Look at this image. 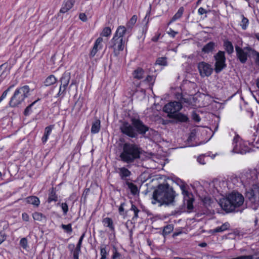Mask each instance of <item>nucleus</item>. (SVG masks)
Returning <instances> with one entry per match:
<instances>
[{
    "mask_svg": "<svg viewBox=\"0 0 259 259\" xmlns=\"http://www.w3.org/2000/svg\"><path fill=\"white\" fill-rule=\"evenodd\" d=\"M176 196V192L169 184H161L157 186L153 192L152 203L153 204L158 203L159 206L174 205Z\"/></svg>",
    "mask_w": 259,
    "mask_h": 259,
    "instance_id": "1",
    "label": "nucleus"
},
{
    "mask_svg": "<svg viewBox=\"0 0 259 259\" xmlns=\"http://www.w3.org/2000/svg\"><path fill=\"white\" fill-rule=\"evenodd\" d=\"M131 121L132 124L124 121L120 127L121 133L130 138H137L138 134L144 136L149 130L153 131L139 119L132 118Z\"/></svg>",
    "mask_w": 259,
    "mask_h": 259,
    "instance_id": "2",
    "label": "nucleus"
},
{
    "mask_svg": "<svg viewBox=\"0 0 259 259\" xmlns=\"http://www.w3.org/2000/svg\"><path fill=\"white\" fill-rule=\"evenodd\" d=\"M243 195L237 192L229 193L225 198L220 200V205L226 212H232L241 206L244 203Z\"/></svg>",
    "mask_w": 259,
    "mask_h": 259,
    "instance_id": "3",
    "label": "nucleus"
},
{
    "mask_svg": "<svg viewBox=\"0 0 259 259\" xmlns=\"http://www.w3.org/2000/svg\"><path fill=\"white\" fill-rule=\"evenodd\" d=\"M141 154V149L138 145L125 143L123 144L122 151L119 155V158L122 162L130 164L140 158Z\"/></svg>",
    "mask_w": 259,
    "mask_h": 259,
    "instance_id": "4",
    "label": "nucleus"
},
{
    "mask_svg": "<svg viewBox=\"0 0 259 259\" xmlns=\"http://www.w3.org/2000/svg\"><path fill=\"white\" fill-rule=\"evenodd\" d=\"M30 88L27 85L18 88L10 99L9 105L11 107H18L30 95Z\"/></svg>",
    "mask_w": 259,
    "mask_h": 259,
    "instance_id": "5",
    "label": "nucleus"
},
{
    "mask_svg": "<svg viewBox=\"0 0 259 259\" xmlns=\"http://www.w3.org/2000/svg\"><path fill=\"white\" fill-rule=\"evenodd\" d=\"M235 48L237 59L242 64H245L246 62L248 57L249 56V53H251V55L253 58V52L254 51H255L254 49H253L249 47L242 48L237 45L235 46Z\"/></svg>",
    "mask_w": 259,
    "mask_h": 259,
    "instance_id": "6",
    "label": "nucleus"
},
{
    "mask_svg": "<svg viewBox=\"0 0 259 259\" xmlns=\"http://www.w3.org/2000/svg\"><path fill=\"white\" fill-rule=\"evenodd\" d=\"M177 183L179 185L183 196H184V202L187 201V208L188 210H191L193 209V202L194 199L192 193H189L186 190V184L181 179H178L177 180Z\"/></svg>",
    "mask_w": 259,
    "mask_h": 259,
    "instance_id": "7",
    "label": "nucleus"
},
{
    "mask_svg": "<svg viewBox=\"0 0 259 259\" xmlns=\"http://www.w3.org/2000/svg\"><path fill=\"white\" fill-rule=\"evenodd\" d=\"M213 57L215 61L214 69L217 73H219L227 67L225 53L224 51H219Z\"/></svg>",
    "mask_w": 259,
    "mask_h": 259,
    "instance_id": "8",
    "label": "nucleus"
},
{
    "mask_svg": "<svg viewBox=\"0 0 259 259\" xmlns=\"http://www.w3.org/2000/svg\"><path fill=\"white\" fill-rule=\"evenodd\" d=\"M233 152L242 154H245L249 151L248 146L245 145L240 139V136L236 134L233 140Z\"/></svg>",
    "mask_w": 259,
    "mask_h": 259,
    "instance_id": "9",
    "label": "nucleus"
},
{
    "mask_svg": "<svg viewBox=\"0 0 259 259\" xmlns=\"http://www.w3.org/2000/svg\"><path fill=\"white\" fill-rule=\"evenodd\" d=\"M71 78V74L69 72L65 71L60 78L59 81L60 85L59 91L57 94L56 97H59L61 96L64 97L66 93L67 87L68 85Z\"/></svg>",
    "mask_w": 259,
    "mask_h": 259,
    "instance_id": "10",
    "label": "nucleus"
},
{
    "mask_svg": "<svg viewBox=\"0 0 259 259\" xmlns=\"http://www.w3.org/2000/svg\"><path fill=\"white\" fill-rule=\"evenodd\" d=\"M182 108V105L180 102L174 101L170 102L166 104L163 108V110L168 114V116L176 114Z\"/></svg>",
    "mask_w": 259,
    "mask_h": 259,
    "instance_id": "11",
    "label": "nucleus"
},
{
    "mask_svg": "<svg viewBox=\"0 0 259 259\" xmlns=\"http://www.w3.org/2000/svg\"><path fill=\"white\" fill-rule=\"evenodd\" d=\"M125 42L122 38H119L114 36L110 42V48L113 49L114 54L115 56L119 55V52L123 50Z\"/></svg>",
    "mask_w": 259,
    "mask_h": 259,
    "instance_id": "12",
    "label": "nucleus"
},
{
    "mask_svg": "<svg viewBox=\"0 0 259 259\" xmlns=\"http://www.w3.org/2000/svg\"><path fill=\"white\" fill-rule=\"evenodd\" d=\"M198 69L202 77L210 76L213 71L211 66L205 62H201L198 65Z\"/></svg>",
    "mask_w": 259,
    "mask_h": 259,
    "instance_id": "13",
    "label": "nucleus"
},
{
    "mask_svg": "<svg viewBox=\"0 0 259 259\" xmlns=\"http://www.w3.org/2000/svg\"><path fill=\"white\" fill-rule=\"evenodd\" d=\"M117 172L120 179L124 182V184L126 183V181L131 180L130 177L132 175V172L127 168L125 167L118 168Z\"/></svg>",
    "mask_w": 259,
    "mask_h": 259,
    "instance_id": "14",
    "label": "nucleus"
},
{
    "mask_svg": "<svg viewBox=\"0 0 259 259\" xmlns=\"http://www.w3.org/2000/svg\"><path fill=\"white\" fill-rule=\"evenodd\" d=\"M57 190L55 187H52L49 190L48 198L47 201L48 203H51L53 201L57 202L58 200V196L56 193Z\"/></svg>",
    "mask_w": 259,
    "mask_h": 259,
    "instance_id": "15",
    "label": "nucleus"
},
{
    "mask_svg": "<svg viewBox=\"0 0 259 259\" xmlns=\"http://www.w3.org/2000/svg\"><path fill=\"white\" fill-rule=\"evenodd\" d=\"M216 46L217 45L215 42L210 41L203 47L202 48V52L204 54H209L212 53L214 51Z\"/></svg>",
    "mask_w": 259,
    "mask_h": 259,
    "instance_id": "16",
    "label": "nucleus"
},
{
    "mask_svg": "<svg viewBox=\"0 0 259 259\" xmlns=\"http://www.w3.org/2000/svg\"><path fill=\"white\" fill-rule=\"evenodd\" d=\"M74 3L75 0H66L62 5V7L60 10V12L61 13H65L67 12L72 8Z\"/></svg>",
    "mask_w": 259,
    "mask_h": 259,
    "instance_id": "17",
    "label": "nucleus"
},
{
    "mask_svg": "<svg viewBox=\"0 0 259 259\" xmlns=\"http://www.w3.org/2000/svg\"><path fill=\"white\" fill-rule=\"evenodd\" d=\"M84 233L82 234L81 236L80 237L78 241V243L75 247V249L73 251V258H78V255H79L81 252V247L82 242V240L84 237Z\"/></svg>",
    "mask_w": 259,
    "mask_h": 259,
    "instance_id": "18",
    "label": "nucleus"
},
{
    "mask_svg": "<svg viewBox=\"0 0 259 259\" xmlns=\"http://www.w3.org/2000/svg\"><path fill=\"white\" fill-rule=\"evenodd\" d=\"M247 182L249 185H253L256 183L257 176L255 171H251L246 175Z\"/></svg>",
    "mask_w": 259,
    "mask_h": 259,
    "instance_id": "19",
    "label": "nucleus"
},
{
    "mask_svg": "<svg viewBox=\"0 0 259 259\" xmlns=\"http://www.w3.org/2000/svg\"><path fill=\"white\" fill-rule=\"evenodd\" d=\"M170 118L175 119L181 122H187L189 121L187 116L182 113H177L176 114L170 116Z\"/></svg>",
    "mask_w": 259,
    "mask_h": 259,
    "instance_id": "20",
    "label": "nucleus"
},
{
    "mask_svg": "<svg viewBox=\"0 0 259 259\" xmlns=\"http://www.w3.org/2000/svg\"><path fill=\"white\" fill-rule=\"evenodd\" d=\"M25 201L27 203L32 204L35 207H38L40 204L39 198L35 196L27 197L25 199Z\"/></svg>",
    "mask_w": 259,
    "mask_h": 259,
    "instance_id": "21",
    "label": "nucleus"
},
{
    "mask_svg": "<svg viewBox=\"0 0 259 259\" xmlns=\"http://www.w3.org/2000/svg\"><path fill=\"white\" fill-rule=\"evenodd\" d=\"M223 47L228 55H231L234 52V47L232 43L228 39L223 41Z\"/></svg>",
    "mask_w": 259,
    "mask_h": 259,
    "instance_id": "22",
    "label": "nucleus"
},
{
    "mask_svg": "<svg viewBox=\"0 0 259 259\" xmlns=\"http://www.w3.org/2000/svg\"><path fill=\"white\" fill-rule=\"evenodd\" d=\"M230 224L228 222L224 223L221 226L218 227L212 230H210V232L212 233H216L219 232H223L226 230H227L230 228Z\"/></svg>",
    "mask_w": 259,
    "mask_h": 259,
    "instance_id": "23",
    "label": "nucleus"
},
{
    "mask_svg": "<svg viewBox=\"0 0 259 259\" xmlns=\"http://www.w3.org/2000/svg\"><path fill=\"white\" fill-rule=\"evenodd\" d=\"M101 128V121L99 119H96L93 122L91 127V133L95 134L98 133Z\"/></svg>",
    "mask_w": 259,
    "mask_h": 259,
    "instance_id": "24",
    "label": "nucleus"
},
{
    "mask_svg": "<svg viewBox=\"0 0 259 259\" xmlns=\"http://www.w3.org/2000/svg\"><path fill=\"white\" fill-rule=\"evenodd\" d=\"M7 66L8 65L6 63H4L0 65V77H1L0 82L2 81L9 73V71H7Z\"/></svg>",
    "mask_w": 259,
    "mask_h": 259,
    "instance_id": "25",
    "label": "nucleus"
},
{
    "mask_svg": "<svg viewBox=\"0 0 259 259\" xmlns=\"http://www.w3.org/2000/svg\"><path fill=\"white\" fill-rule=\"evenodd\" d=\"M54 125H50L48 126H47L45 128L44 135L43 136L41 139L43 143H45L47 141L52 131L54 128Z\"/></svg>",
    "mask_w": 259,
    "mask_h": 259,
    "instance_id": "26",
    "label": "nucleus"
},
{
    "mask_svg": "<svg viewBox=\"0 0 259 259\" xmlns=\"http://www.w3.org/2000/svg\"><path fill=\"white\" fill-rule=\"evenodd\" d=\"M124 184L127 186L131 194L133 195H136L139 193L138 187L134 183L131 182L130 181H126V183H124Z\"/></svg>",
    "mask_w": 259,
    "mask_h": 259,
    "instance_id": "27",
    "label": "nucleus"
},
{
    "mask_svg": "<svg viewBox=\"0 0 259 259\" xmlns=\"http://www.w3.org/2000/svg\"><path fill=\"white\" fill-rule=\"evenodd\" d=\"M133 76L135 78L141 79L144 77V70L142 68L138 67L133 72Z\"/></svg>",
    "mask_w": 259,
    "mask_h": 259,
    "instance_id": "28",
    "label": "nucleus"
},
{
    "mask_svg": "<svg viewBox=\"0 0 259 259\" xmlns=\"http://www.w3.org/2000/svg\"><path fill=\"white\" fill-rule=\"evenodd\" d=\"M102 222L104 226L108 227L111 231L114 232L115 231L112 219L107 217L104 218Z\"/></svg>",
    "mask_w": 259,
    "mask_h": 259,
    "instance_id": "29",
    "label": "nucleus"
},
{
    "mask_svg": "<svg viewBox=\"0 0 259 259\" xmlns=\"http://www.w3.org/2000/svg\"><path fill=\"white\" fill-rule=\"evenodd\" d=\"M184 12V8L183 7H180L178 12L175 14V15L172 17L170 21L169 22V24L172 23L177 20L181 18Z\"/></svg>",
    "mask_w": 259,
    "mask_h": 259,
    "instance_id": "30",
    "label": "nucleus"
},
{
    "mask_svg": "<svg viewBox=\"0 0 259 259\" xmlns=\"http://www.w3.org/2000/svg\"><path fill=\"white\" fill-rule=\"evenodd\" d=\"M57 79L54 75H50L47 77L44 81V84L46 86H50L56 83Z\"/></svg>",
    "mask_w": 259,
    "mask_h": 259,
    "instance_id": "31",
    "label": "nucleus"
},
{
    "mask_svg": "<svg viewBox=\"0 0 259 259\" xmlns=\"http://www.w3.org/2000/svg\"><path fill=\"white\" fill-rule=\"evenodd\" d=\"M126 31V28L123 26H120L118 27L116 30V33L114 36H117V37H119V38H122Z\"/></svg>",
    "mask_w": 259,
    "mask_h": 259,
    "instance_id": "32",
    "label": "nucleus"
},
{
    "mask_svg": "<svg viewBox=\"0 0 259 259\" xmlns=\"http://www.w3.org/2000/svg\"><path fill=\"white\" fill-rule=\"evenodd\" d=\"M174 230V225L168 224L163 228L162 235L165 238L166 235L170 234Z\"/></svg>",
    "mask_w": 259,
    "mask_h": 259,
    "instance_id": "33",
    "label": "nucleus"
},
{
    "mask_svg": "<svg viewBox=\"0 0 259 259\" xmlns=\"http://www.w3.org/2000/svg\"><path fill=\"white\" fill-rule=\"evenodd\" d=\"M40 99H38L35 100L32 103H31L29 105H28L24 111V115L25 116H29L33 111L32 107L36 103L37 101H38Z\"/></svg>",
    "mask_w": 259,
    "mask_h": 259,
    "instance_id": "34",
    "label": "nucleus"
},
{
    "mask_svg": "<svg viewBox=\"0 0 259 259\" xmlns=\"http://www.w3.org/2000/svg\"><path fill=\"white\" fill-rule=\"evenodd\" d=\"M241 21L240 25L242 29L245 30L247 29L249 25V20L247 18L245 17L243 14L241 15Z\"/></svg>",
    "mask_w": 259,
    "mask_h": 259,
    "instance_id": "35",
    "label": "nucleus"
},
{
    "mask_svg": "<svg viewBox=\"0 0 259 259\" xmlns=\"http://www.w3.org/2000/svg\"><path fill=\"white\" fill-rule=\"evenodd\" d=\"M109 254V250L107 248V245H103L100 248V254L101 257L100 259H106L107 255Z\"/></svg>",
    "mask_w": 259,
    "mask_h": 259,
    "instance_id": "36",
    "label": "nucleus"
},
{
    "mask_svg": "<svg viewBox=\"0 0 259 259\" xmlns=\"http://www.w3.org/2000/svg\"><path fill=\"white\" fill-rule=\"evenodd\" d=\"M33 218L34 220L41 221L43 219H46V218L42 213L38 212H35L32 214Z\"/></svg>",
    "mask_w": 259,
    "mask_h": 259,
    "instance_id": "37",
    "label": "nucleus"
},
{
    "mask_svg": "<svg viewBox=\"0 0 259 259\" xmlns=\"http://www.w3.org/2000/svg\"><path fill=\"white\" fill-rule=\"evenodd\" d=\"M186 205L187 206V201H186L185 203L184 197L183 198V203L182 205H181L180 206L179 209L177 211L176 213L180 214L183 212L186 211ZM187 209L188 212H191L193 210V209H192L191 210H188L187 207Z\"/></svg>",
    "mask_w": 259,
    "mask_h": 259,
    "instance_id": "38",
    "label": "nucleus"
},
{
    "mask_svg": "<svg viewBox=\"0 0 259 259\" xmlns=\"http://www.w3.org/2000/svg\"><path fill=\"white\" fill-rule=\"evenodd\" d=\"M155 65H159L162 66L167 65V60L166 57H159L157 59Z\"/></svg>",
    "mask_w": 259,
    "mask_h": 259,
    "instance_id": "39",
    "label": "nucleus"
},
{
    "mask_svg": "<svg viewBox=\"0 0 259 259\" xmlns=\"http://www.w3.org/2000/svg\"><path fill=\"white\" fill-rule=\"evenodd\" d=\"M61 227L68 234H71L72 232L71 224H68V225L62 224Z\"/></svg>",
    "mask_w": 259,
    "mask_h": 259,
    "instance_id": "40",
    "label": "nucleus"
},
{
    "mask_svg": "<svg viewBox=\"0 0 259 259\" xmlns=\"http://www.w3.org/2000/svg\"><path fill=\"white\" fill-rule=\"evenodd\" d=\"M137 20V16L135 15H133L129 21L127 23V27L132 28L136 23Z\"/></svg>",
    "mask_w": 259,
    "mask_h": 259,
    "instance_id": "41",
    "label": "nucleus"
},
{
    "mask_svg": "<svg viewBox=\"0 0 259 259\" xmlns=\"http://www.w3.org/2000/svg\"><path fill=\"white\" fill-rule=\"evenodd\" d=\"M130 210H133L134 212V215L133 218V220H136L139 217L138 213L140 211L139 209L136 205L132 204Z\"/></svg>",
    "mask_w": 259,
    "mask_h": 259,
    "instance_id": "42",
    "label": "nucleus"
},
{
    "mask_svg": "<svg viewBox=\"0 0 259 259\" xmlns=\"http://www.w3.org/2000/svg\"><path fill=\"white\" fill-rule=\"evenodd\" d=\"M155 80V76L154 75H148L147 76L146 78L144 80V82H146L149 83L151 84L152 85L153 84L154 81Z\"/></svg>",
    "mask_w": 259,
    "mask_h": 259,
    "instance_id": "43",
    "label": "nucleus"
},
{
    "mask_svg": "<svg viewBox=\"0 0 259 259\" xmlns=\"http://www.w3.org/2000/svg\"><path fill=\"white\" fill-rule=\"evenodd\" d=\"M111 33V28L109 27H106L103 29L102 33H101V35L103 36L107 37L110 35Z\"/></svg>",
    "mask_w": 259,
    "mask_h": 259,
    "instance_id": "44",
    "label": "nucleus"
},
{
    "mask_svg": "<svg viewBox=\"0 0 259 259\" xmlns=\"http://www.w3.org/2000/svg\"><path fill=\"white\" fill-rule=\"evenodd\" d=\"M253 60L255 65L259 67V52L257 51L253 52Z\"/></svg>",
    "mask_w": 259,
    "mask_h": 259,
    "instance_id": "45",
    "label": "nucleus"
},
{
    "mask_svg": "<svg viewBox=\"0 0 259 259\" xmlns=\"http://www.w3.org/2000/svg\"><path fill=\"white\" fill-rule=\"evenodd\" d=\"M113 253L112 259H121V254L117 251V249L115 247L114 248Z\"/></svg>",
    "mask_w": 259,
    "mask_h": 259,
    "instance_id": "46",
    "label": "nucleus"
},
{
    "mask_svg": "<svg viewBox=\"0 0 259 259\" xmlns=\"http://www.w3.org/2000/svg\"><path fill=\"white\" fill-rule=\"evenodd\" d=\"M60 204L61 207L62 208V209L64 215H66L67 213V212L68 211V206L66 202L62 203L60 204V203H58V205Z\"/></svg>",
    "mask_w": 259,
    "mask_h": 259,
    "instance_id": "47",
    "label": "nucleus"
},
{
    "mask_svg": "<svg viewBox=\"0 0 259 259\" xmlns=\"http://www.w3.org/2000/svg\"><path fill=\"white\" fill-rule=\"evenodd\" d=\"M20 245L23 249H27L28 247L27 239L26 238H22L20 241Z\"/></svg>",
    "mask_w": 259,
    "mask_h": 259,
    "instance_id": "48",
    "label": "nucleus"
},
{
    "mask_svg": "<svg viewBox=\"0 0 259 259\" xmlns=\"http://www.w3.org/2000/svg\"><path fill=\"white\" fill-rule=\"evenodd\" d=\"M98 51V46H96V45H94V47L90 53V57H93L96 54Z\"/></svg>",
    "mask_w": 259,
    "mask_h": 259,
    "instance_id": "49",
    "label": "nucleus"
},
{
    "mask_svg": "<svg viewBox=\"0 0 259 259\" xmlns=\"http://www.w3.org/2000/svg\"><path fill=\"white\" fill-rule=\"evenodd\" d=\"M192 118L195 121L198 122L200 121L201 118L199 115L195 111L193 112L192 114Z\"/></svg>",
    "mask_w": 259,
    "mask_h": 259,
    "instance_id": "50",
    "label": "nucleus"
},
{
    "mask_svg": "<svg viewBox=\"0 0 259 259\" xmlns=\"http://www.w3.org/2000/svg\"><path fill=\"white\" fill-rule=\"evenodd\" d=\"M6 237L5 233L4 231H0V244L6 239Z\"/></svg>",
    "mask_w": 259,
    "mask_h": 259,
    "instance_id": "51",
    "label": "nucleus"
},
{
    "mask_svg": "<svg viewBox=\"0 0 259 259\" xmlns=\"http://www.w3.org/2000/svg\"><path fill=\"white\" fill-rule=\"evenodd\" d=\"M204 155H200L197 158V161L201 164H205V161L204 159Z\"/></svg>",
    "mask_w": 259,
    "mask_h": 259,
    "instance_id": "52",
    "label": "nucleus"
},
{
    "mask_svg": "<svg viewBox=\"0 0 259 259\" xmlns=\"http://www.w3.org/2000/svg\"><path fill=\"white\" fill-rule=\"evenodd\" d=\"M207 13V11L202 7L199 8L198 10V13L199 15H202L204 14H206Z\"/></svg>",
    "mask_w": 259,
    "mask_h": 259,
    "instance_id": "53",
    "label": "nucleus"
},
{
    "mask_svg": "<svg viewBox=\"0 0 259 259\" xmlns=\"http://www.w3.org/2000/svg\"><path fill=\"white\" fill-rule=\"evenodd\" d=\"M79 18L83 22L87 21V17L84 13H80L79 14Z\"/></svg>",
    "mask_w": 259,
    "mask_h": 259,
    "instance_id": "54",
    "label": "nucleus"
},
{
    "mask_svg": "<svg viewBox=\"0 0 259 259\" xmlns=\"http://www.w3.org/2000/svg\"><path fill=\"white\" fill-rule=\"evenodd\" d=\"M22 219L23 221H26V222L29 221V217L27 213H26V212L23 213L22 214Z\"/></svg>",
    "mask_w": 259,
    "mask_h": 259,
    "instance_id": "55",
    "label": "nucleus"
},
{
    "mask_svg": "<svg viewBox=\"0 0 259 259\" xmlns=\"http://www.w3.org/2000/svg\"><path fill=\"white\" fill-rule=\"evenodd\" d=\"M124 204V203H121L120 206L119 207V213L120 215L124 214V208H123Z\"/></svg>",
    "mask_w": 259,
    "mask_h": 259,
    "instance_id": "56",
    "label": "nucleus"
},
{
    "mask_svg": "<svg viewBox=\"0 0 259 259\" xmlns=\"http://www.w3.org/2000/svg\"><path fill=\"white\" fill-rule=\"evenodd\" d=\"M102 41H103V38H102V37H98V38L96 39V41H95V42L94 45H96V46H98V47H99V46L101 44V42H102Z\"/></svg>",
    "mask_w": 259,
    "mask_h": 259,
    "instance_id": "57",
    "label": "nucleus"
},
{
    "mask_svg": "<svg viewBox=\"0 0 259 259\" xmlns=\"http://www.w3.org/2000/svg\"><path fill=\"white\" fill-rule=\"evenodd\" d=\"M68 248L69 249V250L71 252H73V251L75 249V245L74 244H69L68 245Z\"/></svg>",
    "mask_w": 259,
    "mask_h": 259,
    "instance_id": "58",
    "label": "nucleus"
},
{
    "mask_svg": "<svg viewBox=\"0 0 259 259\" xmlns=\"http://www.w3.org/2000/svg\"><path fill=\"white\" fill-rule=\"evenodd\" d=\"M195 133L192 132L190 134V135L188 138V140L192 141L193 140L195 139Z\"/></svg>",
    "mask_w": 259,
    "mask_h": 259,
    "instance_id": "59",
    "label": "nucleus"
},
{
    "mask_svg": "<svg viewBox=\"0 0 259 259\" xmlns=\"http://www.w3.org/2000/svg\"><path fill=\"white\" fill-rule=\"evenodd\" d=\"M8 93L7 92H6V91H5L3 93L2 96L0 97V103L2 101H3L6 97Z\"/></svg>",
    "mask_w": 259,
    "mask_h": 259,
    "instance_id": "60",
    "label": "nucleus"
},
{
    "mask_svg": "<svg viewBox=\"0 0 259 259\" xmlns=\"http://www.w3.org/2000/svg\"><path fill=\"white\" fill-rule=\"evenodd\" d=\"M169 30L170 31L168 32V34L170 35L172 37H174L176 34L177 33V32L171 29H170Z\"/></svg>",
    "mask_w": 259,
    "mask_h": 259,
    "instance_id": "61",
    "label": "nucleus"
},
{
    "mask_svg": "<svg viewBox=\"0 0 259 259\" xmlns=\"http://www.w3.org/2000/svg\"><path fill=\"white\" fill-rule=\"evenodd\" d=\"M160 34H158L157 35H155L154 36V37H152V40L154 42H156L158 41L159 38V36H160Z\"/></svg>",
    "mask_w": 259,
    "mask_h": 259,
    "instance_id": "62",
    "label": "nucleus"
},
{
    "mask_svg": "<svg viewBox=\"0 0 259 259\" xmlns=\"http://www.w3.org/2000/svg\"><path fill=\"white\" fill-rule=\"evenodd\" d=\"M15 85V84H13L10 85V87L5 91L8 93L14 87Z\"/></svg>",
    "mask_w": 259,
    "mask_h": 259,
    "instance_id": "63",
    "label": "nucleus"
},
{
    "mask_svg": "<svg viewBox=\"0 0 259 259\" xmlns=\"http://www.w3.org/2000/svg\"><path fill=\"white\" fill-rule=\"evenodd\" d=\"M255 38L259 41V33H256L254 34Z\"/></svg>",
    "mask_w": 259,
    "mask_h": 259,
    "instance_id": "64",
    "label": "nucleus"
}]
</instances>
